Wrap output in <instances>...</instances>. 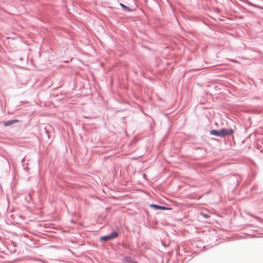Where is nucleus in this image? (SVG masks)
<instances>
[{
	"label": "nucleus",
	"mask_w": 263,
	"mask_h": 263,
	"mask_svg": "<svg viewBox=\"0 0 263 263\" xmlns=\"http://www.w3.org/2000/svg\"><path fill=\"white\" fill-rule=\"evenodd\" d=\"M234 132L232 129L221 128L219 130L216 129H212L210 130V134L211 135L216 136L219 137H224L232 135Z\"/></svg>",
	"instance_id": "f257e3e1"
},
{
	"label": "nucleus",
	"mask_w": 263,
	"mask_h": 263,
	"mask_svg": "<svg viewBox=\"0 0 263 263\" xmlns=\"http://www.w3.org/2000/svg\"><path fill=\"white\" fill-rule=\"evenodd\" d=\"M249 5H251V6L254 7H255V8H260V9H263L262 7H260L259 6H257L256 5L253 4L251 3H249Z\"/></svg>",
	"instance_id": "6e6552de"
},
{
	"label": "nucleus",
	"mask_w": 263,
	"mask_h": 263,
	"mask_svg": "<svg viewBox=\"0 0 263 263\" xmlns=\"http://www.w3.org/2000/svg\"><path fill=\"white\" fill-rule=\"evenodd\" d=\"M18 121L17 119L10 120L4 122V125L6 126H10L13 123L17 122Z\"/></svg>",
	"instance_id": "20e7f679"
},
{
	"label": "nucleus",
	"mask_w": 263,
	"mask_h": 263,
	"mask_svg": "<svg viewBox=\"0 0 263 263\" xmlns=\"http://www.w3.org/2000/svg\"><path fill=\"white\" fill-rule=\"evenodd\" d=\"M150 206L152 208H153L155 210H165L168 209V208H167L166 207H165L164 206H161V205H157V204H152L150 205Z\"/></svg>",
	"instance_id": "f03ea898"
},
{
	"label": "nucleus",
	"mask_w": 263,
	"mask_h": 263,
	"mask_svg": "<svg viewBox=\"0 0 263 263\" xmlns=\"http://www.w3.org/2000/svg\"><path fill=\"white\" fill-rule=\"evenodd\" d=\"M109 239H111L109 235L103 236L100 237V240L104 241H107Z\"/></svg>",
	"instance_id": "0eeeda50"
},
{
	"label": "nucleus",
	"mask_w": 263,
	"mask_h": 263,
	"mask_svg": "<svg viewBox=\"0 0 263 263\" xmlns=\"http://www.w3.org/2000/svg\"><path fill=\"white\" fill-rule=\"evenodd\" d=\"M118 235V233L116 231H114L109 234L111 239L117 238Z\"/></svg>",
	"instance_id": "423d86ee"
},
{
	"label": "nucleus",
	"mask_w": 263,
	"mask_h": 263,
	"mask_svg": "<svg viewBox=\"0 0 263 263\" xmlns=\"http://www.w3.org/2000/svg\"><path fill=\"white\" fill-rule=\"evenodd\" d=\"M136 263H138V262H137Z\"/></svg>",
	"instance_id": "9d476101"
},
{
	"label": "nucleus",
	"mask_w": 263,
	"mask_h": 263,
	"mask_svg": "<svg viewBox=\"0 0 263 263\" xmlns=\"http://www.w3.org/2000/svg\"><path fill=\"white\" fill-rule=\"evenodd\" d=\"M120 5L122 7V10L123 11H126V12H132V9H130L128 6H126L124 4H123L122 3H120Z\"/></svg>",
	"instance_id": "39448f33"
},
{
	"label": "nucleus",
	"mask_w": 263,
	"mask_h": 263,
	"mask_svg": "<svg viewBox=\"0 0 263 263\" xmlns=\"http://www.w3.org/2000/svg\"><path fill=\"white\" fill-rule=\"evenodd\" d=\"M124 263H136L137 261L133 260L130 257L126 256L123 259Z\"/></svg>",
	"instance_id": "7ed1b4c3"
},
{
	"label": "nucleus",
	"mask_w": 263,
	"mask_h": 263,
	"mask_svg": "<svg viewBox=\"0 0 263 263\" xmlns=\"http://www.w3.org/2000/svg\"><path fill=\"white\" fill-rule=\"evenodd\" d=\"M201 215L205 218H208L209 217H210V215L208 214L201 213Z\"/></svg>",
	"instance_id": "1a4fd4ad"
}]
</instances>
